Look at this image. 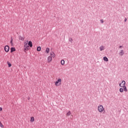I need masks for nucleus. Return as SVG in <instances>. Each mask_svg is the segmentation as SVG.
Returning <instances> with one entry per match:
<instances>
[{"label": "nucleus", "instance_id": "f257e3e1", "mask_svg": "<svg viewBox=\"0 0 128 128\" xmlns=\"http://www.w3.org/2000/svg\"><path fill=\"white\" fill-rule=\"evenodd\" d=\"M62 82V79L59 78L58 80L55 82V86H60Z\"/></svg>", "mask_w": 128, "mask_h": 128}, {"label": "nucleus", "instance_id": "f03ea898", "mask_svg": "<svg viewBox=\"0 0 128 128\" xmlns=\"http://www.w3.org/2000/svg\"><path fill=\"white\" fill-rule=\"evenodd\" d=\"M98 110L100 112H104V106L102 105L98 106Z\"/></svg>", "mask_w": 128, "mask_h": 128}, {"label": "nucleus", "instance_id": "7ed1b4c3", "mask_svg": "<svg viewBox=\"0 0 128 128\" xmlns=\"http://www.w3.org/2000/svg\"><path fill=\"white\" fill-rule=\"evenodd\" d=\"M119 86H120V88H124V86H126V81L122 80V83L120 84Z\"/></svg>", "mask_w": 128, "mask_h": 128}, {"label": "nucleus", "instance_id": "20e7f679", "mask_svg": "<svg viewBox=\"0 0 128 128\" xmlns=\"http://www.w3.org/2000/svg\"><path fill=\"white\" fill-rule=\"evenodd\" d=\"M4 50H5L6 52H10V46L8 45L6 46H4Z\"/></svg>", "mask_w": 128, "mask_h": 128}, {"label": "nucleus", "instance_id": "39448f33", "mask_svg": "<svg viewBox=\"0 0 128 128\" xmlns=\"http://www.w3.org/2000/svg\"><path fill=\"white\" fill-rule=\"evenodd\" d=\"M10 50V52H16V48L14 47H12Z\"/></svg>", "mask_w": 128, "mask_h": 128}, {"label": "nucleus", "instance_id": "423d86ee", "mask_svg": "<svg viewBox=\"0 0 128 128\" xmlns=\"http://www.w3.org/2000/svg\"><path fill=\"white\" fill-rule=\"evenodd\" d=\"M28 46H30V48H32V41H29L28 42Z\"/></svg>", "mask_w": 128, "mask_h": 128}, {"label": "nucleus", "instance_id": "0eeeda50", "mask_svg": "<svg viewBox=\"0 0 128 128\" xmlns=\"http://www.w3.org/2000/svg\"><path fill=\"white\" fill-rule=\"evenodd\" d=\"M120 56H122L123 54H124V50H121L120 52H119Z\"/></svg>", "mask_w": 128, "mask_h": 128}, {"label": "nucleus", "instance_id": "6e6552de", "mask_svg": "<svg viewBox=\"0 0 128 128\" xmlns=\"http://www.w3.org/2000/svg\"><path fill=\"white\" fill-rule=\"evenodd\" d=\"M50 54L52 58H54V56H56V54H54V52H50Z\"/></svg>", "mask_w": 128, "mask_h": 128}, {"label": "nucleus", "instance_id": "1a4fd4ad", "mask_svg": "<svg viewBox=\"0 0 128 128\" xmlns=\"http://www.w3.org/2000/svg\"><path fill=\"white\" fill-rule=\"evenodd\" d=\"M48 62H52V57L51 56H49L48 57Z\"/></svg>", "mask_w": 128, "mask_h": 128}, {"label": "nucleus", "instance_id": "9d476101", "mask_svg": "<svg viewBox=\"0 0 128 128\" xmlns=\"http://www.w3.org/2000/svg\"><path fill=\"white\" fill-rule=\"evenodd\" d=\"M103 60L104 62H108V58L106 56H104Z\"/></svg>", "mask_w": 128, "mask_h": 128}, {"label": "nucleus", "instance_id": "9b49d317", "mask_svg": "<svg viewBox=\"0 0 128 128\" xmlns=\"http://www.w3.org/2000/svg\"><path fill=\"white\" fill-rule=\"evenodd\" d=\"M42 50V48L40 46L37 47V52H40Z\"/></svg>", "mask_w": 128, "mask_h": 128}, {"label": "nucleus", "instance_id": "f8f14e48", "mask_svg": "<svg viewBox=\"0 0 128 128\" xmlns=\"http://www.w3.org/2000/svg\"><path fill=\"white\" fill-rule=\"evenodd\" d=\"M34 118L33 116H32L30 118V122H34Z\"/></svg>", "mask_w": 128, "mask_h": 128}, {"label": "nucleus", "instance_id": "ddd939ff", "mask_svg": "<svg viewBox=\"0 0 128 128\" xmlns=\"http://www.w3.org/2000/svg\"><path fill=\"white\" fill-rule=\"evenodd\" d=\"M19 40H24V38H22V36H19Z\"/></svg>", "mask_w": 128, "mask_h": 128}, {"label": "nucleus", "instance_id": "4468645a", "mask_svg": "<svg viewBox=\"0 0 128 128\" xmlns=\"http://www.w3.org/2000/svg\"><path fill=\"white\" fill-rule=\"evenodd\" d=\"M46 54H49V52H50V48H46Z\"/></svg>", "mask_w": 128, "mask_h": 128}, {"label": "nucleus", "instance_id": "2eb2a0df", "mask_svg": "<svg viewBox=\"0 0 128 128\" xmlns=\"http://www.w3.org/2000/svg\"><path fill=\"white\" fill-rule=\"evenodd\" d=\"M12 42H13L12 38H11V40H10V42L12 46H14V43H12Z\"/></svg>", "mask_w": 128, "mask_h": 128}, {"label": "nucleus", "instance_id": "dca6fc26", "mask_svg": "<svg viewBox=\"0 0 128 128\" xmlns=\"http://www.w3.org/2000/svg\"><path fill=\"white\" fill-rule=\"evenodd\" d=\"M122 88H123V89L124 90V92H128V89L126 88V86H124V87H122Z\"/></svg>", "mask_w": 128, "mask_h": 128}, {"label": "nucleus", "instance_id": "f3484780", "mask_svg": "<svg viewBox=\"0 0 128 128\" xmlns=\"http://www.w3.org/2000/svg\"><path fill=\"white\" fill-rule=\"evenodd\" d=\"M7 64H8L9 68H10V66H12V64H10V62H7Z\"/></svg>", "mask_w": 128, "mask_h": 128}, {"label": "nucleus", "instance_id": "a211bd4d", "mask_svg": "<svg viewBox=\"0 0 128 128\" xmlns=\"http://www.w3.org/2000/svg\"><path fill=\"white\" fill-rule=\"evenodd\" d=\"M100 50H104V46H102L100 47Z\"/></svg>", "mask_w": 128, "mask_h": 128}, {"label": "nucleus", "instance_id": "6ab92c4d", "mask_svg": "<svg viewBox=\"0 0 128 128\" xmlns=\"http://www.w3.org/2000/svg\"><path fill=\"white\" fill-rule=\"evenodd\" d=\"M24 48H26L27 49V50H28V48H29V46L28 45H24Z\"/></svg>", "mask_w": 128, "mask_h": 128}, {"label": "nucleus", "instance_id": "aec40b11", "mask_svg": "<svg viewBox=\"0 0 128 128\" xmlns=\"http://www.w3.org/2000/svg\"><path fill=\"white\" fill-rule=\"evenodd\" d=\"M61 64L62 66H64V60H61Z\"/></svg>", "mask_w": 128, "mask_h": 128}, {"label": "nucleus", "instance_id": "412c9836", "mask_svg": "<svg viewBox=\"0 0 128 128\" xmlns=\"http://www.w3.org/2000/svg\"><path fill=\"white\" fill-rule=\"evenodd\" d=\"M70 114H72V112H70V111H69V112L66 114V116H70Z\"/></svg>", "mask_w": 128, "mask_h": 128}, {"label": "nucleus", "instance_id": "4be33fe9", "mask_svg": "<svg viewBox=\"0 0 128 128\" xmlns=\"http://www.w3.org/2000/svg\"><path fill=\"white\" fill-rule=\"evenodd\" d=\"M120 92H124V88H120Z\"/></svg>", "mask_w": 128, "mask_h": 128}, {"label": "nucleus", "instance_id": "5701e85b", "mask_svg": "<svg viewBox=\"0 0 128 128\" xmlns=\"http://www.w3.org/2000/svg\"><path fill=\"white\" fill-rule=\"evenodd\" d=\"M0 126L1 128H4V125H2V124L0 122Z\"/></svg>", "mask_w": 128, "mask_h": 128}, {"label": "nucleus", "instance_id": "b1692460", "mask_svg": "<svg viewBox=\"0 0 128 128\" xmlns=\"http://www.w3.org/2000/svg\"><path fill=\"white\" fill-rule=\"evenodd\" d=\"M28 42H24L25 46H28Z\"/></svg>", "mask_w": 128, "mask_h": 128}, {"label": "nucleus", "instance_id": "393cba45", "mask_svg": "<svg viewBox=\"0 0 128 128\" xmlns=\"http://www.w3.org/2000/svg\"><path fill=\"white\" fill-rule=\"evenodd\" d=\"M100 20L102 24H104V20L102 19V20Z\"/></svg>", "mask_w": 128, "mask_h": 128}, {"label": "nucleus", "instance_id": "a878e982", "mask_svg": "<svg viewBox=\"0 0 128 128\" xmlns=\"http://www.w3.org/2000/svg\"><path fill=\"white\" fill-rule=\"evenodd\" d=\"M26 50H28L26 48H24V51L25 52H26Z\"/></svg>", "mask_w": 128, "mask_h": 128}, {"label": "nucleus", "instance_id": "bb28decb", "mask_svg": "<svg viewBox=\"0 0 128 128\" xmlns=\"http://www.w3.org/2000/svg\"><path fill=\"white\" fill-rule=\"evenodd\" d=\"M70 42H72V38H70Z\"/></svg>", "mask_w": 128, "mask_h": 128}, {"label": "nucleus", "instance_id": "cd10ccee", "mask_svg": "<svg viewBox=\"0 0 128 128\" xmlns=\"http://www.w3.org/2000/svg\"><path fill=\"white\" fill-rule=\"evenodd\" d=\"M2 108L0 107V112H2Z\"/></svg>", "mask_w": 128, "mask_h": 128}, {"label": "nucleus", "instance_id": "c85d7f7f", "mask_svg": "<svg viewBox=\"0 0 128 128\" xmlns=\"http://www.w3.org/2000/svg\"><path fill=\"white\" fill-rule=\"evenodd\" d=\"M126 20H128V19L126 18H125L124 20V22H126Z\"/></svg>", "mask_w": 128, "mask_h": 128}, {"label": "nucleus", "instance_id": "c756f323", "mask_svg": "<svg viewBox=\"0 0 128 128\" xmlns=\"http://www.w3.org/2000/svg\"><path fill=\"white\" fill-rule=\"evenodd\" d=\"M119 48H122V46H119Z\"/></svg>", "mask_w": 128, "mask_h": 128}, {"label": "nucleus", "instance_id": "7c9ffc66", "mask_svg": "<svg viewBox=\"0 0 128 128\" xmlns=\"http://www.w3.org/2000/svg\"><path fill=\"white\" fill-rule=\"evenodd\" d=\"M28 100H30V98H28Z\"/></svg>", "mask_w": 128, "mask_h": 128}]
</instances>
